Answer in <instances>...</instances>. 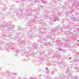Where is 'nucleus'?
I'll return each instance as SVG.
<instances>
[{"label":"nucleus","instance_id":"f257e3e1","mask_svg":"<svg viewBox=\"0 0 79 79\" xmlns=\"http://www.w3.org/2000/svg\"><path fill=\"white\" fill-rule=\"evenodd\" d=\"M43 2H43V3H46V2H45V1H43Z\"/></svg>","mask_w":79,"mask_h":79},{"label":"nucleus","instance_id":"f03ea898","mask_svg":"<svg viewBox=\"0 0 79 79\" xmlns=\"http://www.w3.org/2000/svg\"><path fill=\"white\" fill-rule=\"evenodd\" d=\"M56 20H58V19L55 20L54 21H56ZM54 21V22H55Z\"/></svg>","mask_w":79,"mask_h":79},{"label":"nucleus","instance_id":"7ed1b4c3","mask_svg":"<svg viewBox=\"0 0 79 79\" xmlns=\"http://www.w3.org/2000/svg\"><path fill=\"white\" fill-rule=\"evenodd\" d=\"M45 69H48V68L46 67V68H45Z\"/></svg>","mask_w":79,"mask_h":79},{"label":"nucleus","instance_id":"20e7f679","mask_svg":"<svg viewBox=\"0 0 79 79\" xmlns=\"http://www.w3.org/2000/svg\"><path fill=\"white\" fill-rule=\"evenodd\" d=\"M70 59H71V57L70 58Z\"/></svg>","mask_w":79,"mask_h":79}]
</instances>
